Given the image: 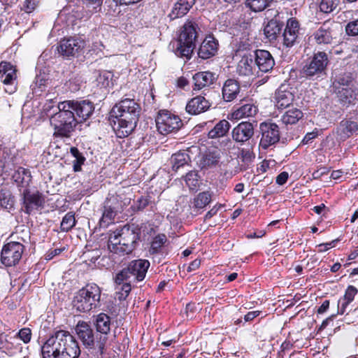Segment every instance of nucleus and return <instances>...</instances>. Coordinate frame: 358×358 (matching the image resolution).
Listing matches in <instances>:
<instances>
[{
  "instance_id": "7ed1b4c3",
  "label": "nucleus",
  "mask_w": 358,
  "mask_h": 358,
  "mask_svg": "<svg viewBox=\"0 0 358 358\" xmlns=\"http://www.w3.org/2000/svg\"><path fill=\"white\" fill-rule=\"evenodd\" d=\"M141 230L138 225L125 224L109 236L108 248L110 251L122 255L131 253L140 238Z\"/></svg>"
},
{
  "instance_id": "79ce46f5",
  "label": "nucleus",
  "mask_w": 358,
  "mask_h": 358,
  "mask_svg": "<svg viewBox=\"0 0 358 358\" xmlns=\"http://www.w3.org/2000/svg\"><path fill=\"white\" fill-rule=\"evenodd\" d=\"M273 0H246L245 6L254 12H261L269 6Z\"/></svg>"
},
{
  "instance_id": "f8f14e48",
  "label": "nucleus",
  "mask_w": 358,
  "mask_h": 358,
  "mask_svg": "<svg viewBox=\"0 0 358 358\" xmlns=\"http://www.w3.org/2000/svg\"><path fill=\"white\" fill-rule=\"evenodd\" d=\"M141 107L134 99H125L116 103L110 111L111 116L138 118Z\"/></svg>"
},
{
  "instance_id": "9d476101",
  "label": "nucleus",
  "mask_w": 358,
  "mask_h": 358,
  "mask_svg": "<svg viewBox=\"0 0 358 358\" xmlns=\"http://www.w3.org/2000/svg\"><path fill=\"white\" fill-rule=\"evenodd\" d=\"M24 245L19 242H9L3 245L1 253V263L6 266H14L22 258Z\"/></svg>"
},
{
  "instance_id": "c85d7f7f",
  "label": "nucleus",
  "mask_w": 358,
  "mask_h": 358,
  "mask_svg": "<svg viewBox=\"0 0 358 358\" xmlns=\"http://www.w3.org/2000/svg\"><path fill=\"white\" fill-rule=\"evenodd\" d=\"M358 130L356 122L343 120L336 128V134L342 140H345Z\"/></svg>"
},
{
  "instance_id": "ea45409f",
  "label": "nucleus",
  "mask_w": 358,
  "mask_h": 358,
  "mask_svg": "<svg viewBox=\"0 0 358 358\" xmlns=\"http://www.w3.org/2000/svg\"><path fill=\"white\" fill-rule=\"evenodd\" d=\"M96 330L103 334H107L110 329V320L108 315L105 313H100L96 319Z\"/></svg>"
},
{
  "instance_id": "2f4dec72",
  "label": "nucleus",
  "mask_w": 358,
  "mask_h": 358,
  "mask_svg": "<svg viewBox=\"0 0 358 358\" xmlns=\"http://www.w3.org/2000/svg\"><path fill=\"white\" fill-rule=\"evenodd\" d=\"M258 111L257 107L253 103H245L232 113L233 118L240 120L255 116Z\"/></svg>"
},
{
  "instance_id": "4be33fe9",
  "label": "nucleus",
  "mask_w": 358,
  "mask_h": 358,
  "mask_svg": "<svg viewBox=\"0 0 358 358\" xmlns=\"http://www.w3.org/2000/svg\"><path fill=\"white\" fill-rule=\"evenodd\" d=\"M210 107V103L203 96H197L188 101L186 106V111L191 115H197L207 110Z\"/></svg>"
},
{
  "instance_id": "6e6552de",
  "label": "nucleus",
  "mask_w": 358,
  "mask_h": 358,
  "mask_svg": "<svg viewBox=\"0 0 358 358\" xmlns=\"http://www.w3.org/2000/svg\"><path fill=\"white\" fill-rule=\"evenodd\" d=\"M329 59L324 52H317L306 62L303 67V73L306 77H320L324 73Z\"/></svg>"
},
{
  "instance_id": "423d86ee",
  "label": "nucleus",
  "mask_w": 358,
  "mask_h": 358,
  "mask_svg": "<svg viewBox=\"0 0 358 358\" xmlns=\"http://www.w3.org/2000/svg\"><path fill=\"white\" fill-rule=\"evenodd\" d=\"M149 266L150 262L148 260H134L116 274L115 282L116 284H122L124 281L131 283L141 281L145 278Z\"/></svg>"
},
{
  "instance_id": "4d7b16f0",
  "label": "nucleus",
  "mask_w": 358,
  "mask_h": 358,
  "mask_svg": "<svg viewBox=\"0 0 358 358\" xmlns=\"http://www.w3.org/2000/svg\"><path fill=\"white\" fill-rule=\"evenodd\" d=\"M36 7V2L34 0H25L22 9L27 13L32 12Z\"/></svg>"
},
{
  "instance_id": "a878e982",
  "label": "nucleus",
  "mask_w": 358,
  "mask_h": 358,
  "mask_svg": "<svg viewBox=\"0 0 358 358\" xmlns=\"http://www.w3.org/2000/svg\"><path fill=\"white\" fill-rule=\"evenodd\" d=\"M195 3V0H178L175 3L169 16L171 20L185 15Z\"/></svg>"
},
{
  "instance_id": "72a5a7b5",
  "label": "nucleus",
  "mask_w": 358,
  "mask_h": 358,
  "mask_svg": "<svg viewBox=\"0 0 358 358\" xmlns=\"http://www.w3.org/2000/svg\"><path fill=\"white\" fill-rule=\"evenodd\" d=\"M357 289L352 286L349 285L345 292V294L342 299L338 301V313L343 315L345 311L348 306L354 300L355 295L357 294Z\"/></svg>"
},
{
  "instance_id": "a211bd4d",
  "label": "nucleus",
  "mask_w": 358,
  "mask_h": 358,
  "mask_svg": "<svg viewBox=\"0 0 358 358\" xmlns=\"http://www.w3.org/2000/svg\"><path fill=\"white\" fill-rule=\"evenodd\" d=\"M254 59L257 69L267 73L273 69L275 61L271 54L265 50H255Z\"/></svg>"
},
{
  "instance_id": "09e8293b",
  "label": "nucleus",
  "mask_w": 358,
  "mask_h": 358,
  "mask_svg": "<svg viewBox=\"0 0 358 358\" xmlns=\"http://www.w3.org/2000/svg\"><path fill=\"white\" fill-rule=\"evenodd\" d=\"M166 241V237L164 234H159L155 236L151 243L150 252L152 254L157 253Z\"/></svg>"
},
{
  "instance_id": "20e7f679",
  "label": "nucleus",
  "mask_w": 358,
  "mask_h": 358,
  "mask_svg": "<svg viewBox=\"0 0 358 358\" xmlns=\"http://www.w3.org/2000/svg\"><path fill=\"white\" fill-rule=\"evenodd\" d=\"M198 29V24L194 21L187 20L185 23L176 42L175 53L177 56L187 59L191 57L196 47Z\"/></svg>"
},
{
  "instance_id": "864d4df0",
  "label": "nucleus",
  "mask_w": 358,
  "mask_h": 358,
  "mask_svg": "<svg viewBox=\"0 0 358 358\" xmlns=\"http://www.w3.org/2000/svg\"><path fill=\"white\" fill-rule=\"evenodd\" d=\"M16 336L20 338L24 343H27L31 338V330L29 328H23L16 334Z\"/></svg>"
},
{
  "instance_id": "6e6d98bb",
  "label": "nucleus",
  "mask_w": 358,
  "mask_h": 358,
  "mask_svg": "<svg viewBox=\"0 0 358 358\" xmlns=\"http://www.w3.org/2000/svg\"><path fill=\"white\" fill-rule=\"evenodd\" d=\"M255 158L254 154L249 150L243 149L241 152V160L248 164L250 162Z\"/></svg>"
},
{
  "instance_id": "bf43d9fd",
  "label": "nucleus",
  "mask_w": 358,
  "mask_h": 358,
  "mask_svg": "<svg viewBox=\"0 0 358 358\" xmlns=\"http://www.w3.org/2000/svg\"><path fill=\"white\" fill-rule=\"evenodd\" d=\"M201 264V261L198 259H194L192 261L187 267V271L191 272L193 271L196 270Z\"/></svg>"
},
{
  "instance_id": "5701e85b",
  "label": "nucleus",
  "mask_w": 358,
  "mask_h": 358,
  "mask_svg": "<svg viewBox=\"0 0 358 358\" xmlns=\"http://www.w3.org/2000/svg\"><path fill=\"white\" fill-rule=\"evenodd\" d=\"M117 129V135L120 137L127 136L129 135L136 127L138 118L137 117H118Z\"/></svg>"
},
{
  "instance_id": "1a4fd4ad",
  "label": "nucleus",
  "mask_w": 358,
  "mask_h": 358,
  "mask_svg": "<svg viewBox=\"0 0 358 358\" xmlns=\"http://www.w3.org/2000/svg\"><path fill=\"white\" fill-rule=\"evenodd\" d=\"M156 126L158 131L165 135L178 131L182 126V122L178 116L167 110H161L156 117Z\"/></svg>"
},
{
  "instance_id": "052dcab7",
  "label": "nucleus",
  "mask_w": 358,
  "mask_h": 358,
  "mask_svg": "<svg viewBox=\"0 0 358 358\" xmlns=\"http://www.w3.org/2000/svg\"><path fill=\"white\" fill-rule=\"evenodd\" d=\"M259 313H260V311H259V310L249 312L245 315L244 320L245 322L252 321L255 317H257L259 315Z\"/></svg>"
},
{
  "instance_id": "0eeeda50",
  "label": "nucleus",
  "mask_w": 358,
  "mask_h": 358,
  "mask_svg": "<svg viewBox=\"0 0 358 358\" xmlns=\"http://www.w3.org/2000/svg\"><path fill=\"white\" fill-rule=\"evenodd\" d=\"M75 331L83 344L91 350H93L92 353L99 358L103 352L105 343L103 341H97L94 343V337L92 329L85 322H79L76 326Z\"/></svg>"
},
{
  "instance_id": "f257e3e1",
  "label": "nucleus",
  "mask_w": 358,
  "mask_h": 358,
  "mask_svg": "<svg viewBox=\"0 0 358 358\" xmlns=\"http://www.w3.org/2000/svg\"><path fill=\"white\" fill-rule=\"evenodd\" d=\"M43 358H78V343L68 331L59 330L50 336L41 347Z\"/></svg>"
},
{
  "instance_id": "7c9ffc66",
  "label": "nucleus",
  "mask_w": 358,
  "mask_h": 358,
  "mask_svg": "<svg viewBox=\"0 0 358 358\" xmlns=\"http://www.w3.org/2000/svg\"><path fill=\"white\" fill-rule=\"evenodd\" d=\"M221 153L219 150H214L203 154L200 159L201 169H210L215 166L220 162Z\"/></svg>"
},
{
  "instance_id": "69168bd1",
  "label": "nucleus",
  "mask_w": 358,
  "mask_h": 358,
  "mask_svg": "<svg viewBox=\"0 0 358 358\" xmlns=\"http://www.w3.org/2000/svg\"><path fill=\"white\" fill-rule=\"evenodd\" d=\"M317 136V132L308 133L302 140L303 143L307 144L310 141L315 138Z\"/></svg>"
},
{
  "instance_id": "c03bdc74",
  "label": "nucleus",
  "mask_w": 358,
  "mask_h": 358,
  "mask_svg": "<svg viewBox=\"0 0 358 358\" xmlns=\"http://www.w3.org/2000/svg\"><path fill=\"white\" fill-rule=\"evenodd\" d=\"M212 193L206 191L199 193L194 199V205L195 208H203L211 201Z\"/></svg>"
},
{
  "instance_id": "39448f33",
  "label": "nucleus",
  "mask_w": 358,
  "mask_h": 358,
  "mask_svg": "<svg viewBox=\"0 0 358 358\" xmlns=\"http://www.w3.org/2000/svg\"><path fill=\"white\" fill-rule=\"evenodd\" d=\"M101 289L96 284L87 285L74 297V308L80 312H88L99 306Z\"/></svg>"
},
{
  "instance_id": "680f3d73",
  "label": "nucleus",
  "mask_w": 358,
  "mask_h": 358,
  "mask_svg": "<svg viewBox=\"0 0 358 358\" xmlns=\"http://www.w3.org/2000/svg\"><path fill=\"white\" fill-rule=\"evenodd\" d=\"M62 250H63L62 249H58V248H57V249H55V250H50V251H49V252L47 253L46 257H45V259H46L47 260H50V259H52L54 257H55L56 255H59V254L62 252Z\"/></svg>"
},
{
  "instance_id": "37998d69",
  "label": "nucleus",
  "mask_w": 358,
  "mask_h": 358,
  "mask_svg": "<svg viewBox=\"0 0 358 358\" xmlns=\"http://www.w3.org/2000/svg\"><path fill=\"white\" fill-rule=\"evenodd\" d=\"M131 284L128 281H124L122 284H117L115 294L119 301H124L127 299L131 290Z\"/></svg>"
},
{
  "instance_id": "e2e57ef3",
  "label": "nucleus",
  "mask_w": 358,
  "mask_h": 358,
  "mask_svg": "<svg viewBox=\"0 0 358 358\" xmlns=\"http://www.w3.org/2000/svg\"><path fill=\"white\" fill-rule=\"evenodd\" d=\"M329 307V301L325 300L323 301L322 305L319 307V308L317 310V313L319 314H322L328 310Z\"/></svg>"
},
{
  "instance_id": "a19ab883",
  "label": "nucleus",
  "mask_w": 358,
  "mask_h": 358,
  "mask_svg": "<svg viewBox=\"0 0 358 358\" xmlns=\"http://www.w3.org/2000/svg\"><path fill=\"white\" fill-rule=\"evenodd\" d=\"M118 209L117 206H112L111 205H106L100 220V225L102 227H107L111 222L115 215Z\"/></svg>"
},
{
  "instance_id": "0e129e2a",
  "label": "nucleus",
  "mask_w": 358,
  "mask_h": 358,
  "mask_svg": "<svg viewBox=\"0 0 358 358\" xmlns=\"http://www.w3.org/2000/svg\"><path fill=\"white\" fill-rule=\"evenodd\" d=\"M334 242V241H332L331 243H327L319 244L317 245V247L319 248L318 252H322L328 250L330 248L333 247L332 246V243Z\"/></svg>"
},
{
  "instance_id": "338daca9",
  "label": "nucleus",
  "mask_w": 358,
  "mask_h": 358,
  "mask_svg": "<svg viewBox=\"0 0 358 358\" xmlns=\"http://www.w3.org/2000/svg\"><path fill=\"white\" fill-rule=\"evenodd\" d=\"M221 207V205L219 206V207L214 206L213 208H211L209 211L207 212L205 218L206 219H210L213 216H214L218 211L219 208Z\"/></svg>"
},
{
  "instance_id": "8fccbe9b",
  "label": "nucleus",
  "mask_w": 358,
  "mask_h": 358,
  "mask_svg": "<svg viewBox=\"0 0 358 358\" xmlns=\"http://www.w3.org/2000/svg\"><path fill=\"white\" fill-rule=\"evenodd\" d=\"M339 2L340 0H321L320 10L325 13H329L336 9Z\"/></svg>"
},
{
  "instance_id": "c9c22d12",
  "label": "nucleus",
  "mask_w": 358,
  "mask_h": 358,
  "mask_svg": "<svg viewBox=\"0 0 358 358\" xmlns=\"http://www.w3.org/2000/svg\"><path fill=\"white\" fill-rule=\"evenodd\" d=\"M303 116V113L300 109L292 108L282 115L281 120L285 124H294L301 120Z\"/></svg>"
},
{
  "instance_id": "5fc2aeb1",
  "label": "nucleus",
  "mask_w": 358,
  "mask_h": 358,
  "mask_svg": "<svg viewBox=\"0 0 358 358\" xmlns=\"http://www.w3.org/2000/svg\"><path fill=\"white\" fill-rule=\"evenodd\" d=\"M345 31L348 35H358V20L350 22L346 25Z\"/></svg>"
},
{
  "instance_id": "2eb2a0df",
  "label": "nucleus",
  "mask_w": 358,
  "mask_h": 358,
  "mask_svg": "<svg viewBox=\"0 0 358 358\" xmlns=\"http://www.w3.org/2000/svg\"><path fill=\"white\" fill-rule=\"evenodd\" d=\"M254 130L253 123L241 122L232 129V138L236 143L243 145L254 136Z\"/></svg>"
},
{
  "instance_id": "4c0bfd02",
  "label": "nucleus",
  "mask_w": 358,
  "mask_h": 358,
  "mask_svg": "<svg viewBox=\"0 0 358 358\" xmlns=\"http://www.w3.org/2000/svg\"><path fill=\"white\" fill-rule=\"evenodd\" d=\"M170 161L173 170L177 171L180 167L188 164L189 156L185 151H180L173 154Z\"/></svg>"
},
{
  "instance_id": "de8ad7c7",
  "label": "nucleus",
  "mask_w": 358,
  "mask_h": 358,
  "mask_svg": "<svg viewBox=\"0 0 358 358\" xmlns=\"http://www.w3.org/2000/svg\"><path fill=\"white\" fill-rule=\"evenodd\" d=\"M248 53H250L252 55L255 53L252 44L248 40L240 41L236 49V56L241 57V55H247Z\"/></svg>"
},
{
  "instance_id": "dca6fc26",
  "label": "nucleus",
  "mask_w": 358,
  "mask_h": 358,
  "mask_svg": "<svg viewBox=\"0 0 358 358\" xmlns=\"http://www.w3.org/2000/svg\"><path fill=\"white\" fill-rule=\"evenodd\" d=\"M22 196L24 212L27 214H30L33 210H38L44 205L45 199L39 192L31 193L26 189L23 191Z\"/></svg>"
},
{
  "instance_id": "f3484780",
  "label": "nucleus",
  "mask_w": 358,
  "mask_h": 358,
  "mask_svg": "<svg viewBox=\"0 0 358 358\" xmlns=\"http://www.w3.org/2000/svg\"><path fill=\"white\" fill-rule=\"evenodd\" d=\"M66 103H70L71 110L74 113H76L78 120L80 122H83L87 120L93 113L94 110V104L92 102L88 100H83L80 101H64Z\"/></svg>"
},
{
  "instance_id": "13d9d810",
  "label": "nucleus",
  "mask_w": 358,
  "mask_h": 358,
  "mask_svg": "<svg viewBox=\"0 0 358 358\" xmlns=\"http://www.w3.org/2000/svg\"><path fill=\"white\" fill-rule=\"evenodd\" d=\"M288 179V173L287 172L280 173L276 178V183L282 185H284Z\"/></svg>"
},
{
  "instance_id": "412c9836",
  "label": "nucleus",
  "mask_w": 358,
  "mask_h": 358,
  "mask_svg": "<svg viewBox=\"0 0 358 358\" xmlns=\"http://www.w3.org/2000/svg\"><path fill=\"white\" fill-rule=\"evenodd\" d=\"M254 55L248 53L241 55V59L238 63L236 71L239 76H251L257 73V68L254 59Z\"/></svg>"
},
{
  "instance_id": "e433bc0d",
  "label": "nucleus",
  "mask_w": 358,
  "mask_h": 358,
  "mask_svg": "<svg viewBox=\"0 0 358 358\" xmlns=\"http://www.w3.org/2000/svg\"><path fill=\"white\" fill-rule=\"evenodd\" d=\"M282 29L281 24L274 20H270L264 27V33L269 41L275 40Z\"/></svg>"
},
{
  "instance_id": "b1692460",
  "label": "nucleus",
  "mask_w": 358,
  "mask_h": 358,
  "mask_svg": "<svg viewBox=\"0 0 358 358\" xmlns=\"http://www.w3.org/2000/svg\"><path fill=\"white\" fill-rule=\"evenodd\" d=\"M239 83L234 79L227 80L222 87V94L224 101L229 102L234 100L240 93Z\"/></svg>"
},
{
  "instance_id": "cd10ccee",
  "label": "nucleus",
  "mask_w": 358,
  "mask_h": 358,
  "mask_svg": "<svg viewBox=\"0 0 358 358\" xmlns=\"http://www.w3.org/2000/svg\"><path fill=\"white\" fill-rule=\"evenodd\" d=\"M16 78V69L10 63H0V80L2 83L5 85H12Z\"/></svg>"
},
{
  "instance_id": "603ef678",
  "label": "nucleus",
  "mask_w": 358,
  "mask_h": 358,
  "mask_svg": "<svg viewBox=\"0 0 358 358\" xmlns=\"http://www.w3.org/2000/svg\"><path fill=\"white\" fill-rule=\"evenodd\" d=\"M338 83L340 85L339 87H355L354 81L350 75H343L339 77Z\"/></svg>"
},
{
  "instance_id": "a18cd8bd",
  "label": "nucleus",
  "mask_w": 358,
  "mask_h": 358,
  "mask_svg": "<svg viewBox=\"0 0 358 358\" xmlns=\"http://www.w3.org/2000/svg\"><path fill=\"white\" fill-rule=\"evenodd\" d=\"M76 225V219L74 214L72 213H68L63 217L61 222L60 228L63 231H69Z\"/></svg>"
},
{
  "instance_id": "9b49d317",
  "label": "nucleus",
  "mask_w": 358,
  "mask_h": 358,
  "mask_svg": "<svg viewBox=\"0 0 358 358\" xmlns=\"http://www.w3.org/2000/svg\"><path fill=\"white\" fill-rule=\"evenodd\" d=\"M261 138L259 146L266 150L280 141L279 127L275 123L262 122L259 125Z\"/></svg>"
},
{
  "instance_id": "4468645a",
  "label": "nucleus",
  "mask_w": 358,
  "mask_h": 358,
  "mask_svg": "<svg viewBox=\"0 0 358 358\" xmlns=\"http://www.w3.org/2000/svg\"><path fill=\"white\" fill-rule=\"evenodd\" d=\"M84 48V42L78 38H64L60 41L58 52L65 57H75Z\"/></svg>"
},
{
  "instance_id": "49530a36",
  "label": "nucleus",
  "mask_w": 358,
  "mask_h": 358,
  "mask_svg": "<svg viewBox=\"0 0 358 358\" xmlns=\"http://www.w3.org/2000/svg\"><path fill=\"white\" fill-rule=\"evenodd\" d=\"M70 152L76 158V161L73 164V170L75 171H80L81 165L83 164L85 158L83 156L82 153H80L78 149L76 147H71L70 149Z\"/></svg>"
},
{
  "instance_id": "3c124183",
  "label": "nucleus",
  "mask_w": 358,
  "mask_h": 358,
  "mask_svg": "<svg viewBox=\"0 0 358 358\" xmlns=\"http://www.w3.org/2000/svg\"><path fill=\"white\" fill-rule=\"evenodd\" d=\"M185 180L186 185L189 187L190 189H196L198 185L197 173L193 171L188 172L185 177Z\"/></svg>"
},
{
  "instance_id": "6ab92c4d",
  "label": "nucleus",
  "mask_w": 358,
  "mask_h": 358,
  "mask_svg": "<svg viewBox=\"0 0 358 358\" xmlns=\"http://www.w3.org/2000/svg\"><path fill=\"white\" fill-rule=\"evenodd\" d=\"M299 24L297 20L290 18L287 20L284 30L282 44L286 48H291L298 42Z\"/></svg>"
},
{
  "instance_id": "aec40b11",
  "label": "nucleus",
  "mask_w": 358,
  "mask_h": 358,
  "mask_svg": "<svg viewBox=\"0 0 358 358\" xmlns=\"http://www.w3.org/2000/svg\"><path fill=\"white\" fill-rule=\"evenodd\" d=\"M218 47L217 40L211 35L207 36L199 48L198 55L203 59H209L217 54Z\"/></svg>"
},
{
  "instance_id": "393cba45",
  "label": "nucleus",
  "mask_w": 358,
  "mask_h": 358,
  "mask_svg": "<svg viewBox=\"0 0 358 358\" xmlns=\"http://www.w3.org/2000/svg\"><path fill=\"white\" fill-rule=\"evenodd\" d=\"M216 79L215 74L210 71L198 72L193 76L194 90H199L212 85Z\"/></svg>"
},
{
  "instance_id": "f704fd0d",
  "label": "nucleus",
  "mask_w": 358,
  "mask_h": 358,
  "mask_svg": "<svg viewBox=\"0 0 358 358\" xmlns=\"http://www.w3.org/2000/svg\"><path fill=\"white\" fill-rule=\"evenodd\" d=\"M230 127L231 125L227 120H222L209 131L208 136L210 138L223 137L228 133Z\"/></svg>"
},
{
  "instance_id": "58836bf2",
  "label": "nucleus",
  "mask_w": 358,
  "mask_h": 358,
  "mask_svg": "<svg viewBox=\"0 0 358 358\" xmlns=\"http://www.w3.org/2000/svg\"><path fill=\"white\" fill-rule=\"evenodd\" d=\"M14 196L12 193L8 189L0 190V207L10 211L14 208Z\"/></svg>"
},
{
  "instance_id": "c756f323",
  "label": "nucleus",
  "mask_w": 358,
  "mask_h": 358,
  "mask_svg": "<svg viewBox=\"0 0 358 358\" xmlns=\"http://www.w3.org/2000/svg\"><path fill=\"white\" fill-rule=\"evenodd\" d=\"M314 40L317 45H328L333 43L334 39L333 31L326 24H323L313 34Z\"/></svg>"
},
{
  "instance_id": "ddd939ff",
  "label": "nucleus",
  "mask_w": 358,
  "mask_h": 358,
  "mask_svg": "<svg viewBox=\"0 0 358 358\" xmlns=\"http://www.w3.org/2000/svg\"><path fill=\"white\" fill-rule=\"evenodd\" d=\"M295 90L289 84H282L275 93V104L278 108L289 107L294 99Z\"/></svg>"
},
{
  "instance_id": "f03ea898",
  "label": "nucleus",
  "mask_w": 358,
  "mask_h": 358,
  "mask_svg": "<svg viewBox=\"0 0 358 358\" xmlns=\"http://www.w3.org/2000/svg\"><path fill=\"white\" fill-rule=\"evenodd\" d=\"M69 104L63 101L55 107L50 103L44 106L43 110L46 115L50 116L55 136L69 137L79 122Z\"/></svg>"
},
{
  "instance_id": "774afa93",
  "label": "nucleus",
  "mask_w": 358,
  "mask_h": 358,
  "mask_svg": "<svg viewBox=\"0 0 358 358\" xmlns=\"http://www.w3.org/2000/svg\"><path fill=\"white\" fill-rule=\"evenodd\" d=\"M326 208V206L324 203H322L321 205L320 206H315L313 208V210L320 215L322 213V212Z\"/></svg>"
},
{
  "instance_id": "473e14b6",
  "label": "nucleus",
  "mask_w": 358,
  "mask_h": 358,
  "mask_svg": "<svg viewBox=\"0 0 358 358\" xmlns=\"http://www.w3.org/2000/svg\"><path fill=\"white\" fill-rule=\"evenodd\" d=\"M12 178L18 186H21L22 187H28L31 180V176L29 170L22 167H19L14 172Z\"/></svg>"
},
{
  "instance_id": "bb28decb",
  "label": "nucleus",
  "mask_w": 358,
  "mask_h": 358,
  "mask_svg": "<svg viewBox=\"0 0 358 358\" xmlns=\"http://www.w3.org/2000/svg\"><path fill=\"white\" fill-rule=\"evenodd\" d=\"M338 97L343 106L355 104L358 97V90L355 87H339Z\"/></svg>"
}]
</instances>
